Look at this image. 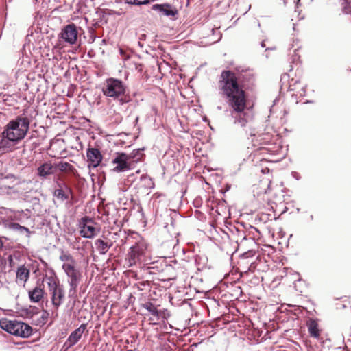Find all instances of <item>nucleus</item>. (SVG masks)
Here are the masks:
<instances>
[{"label": "nucleus", "mask_w": 351, "mask_h": 351, "mask_svg": "<svg viewBox=\"0 0 351 351\" xmlns=\"http://www.w3.org/2000/svg\"><path fill=\"white\" fill-rule=\"evenodd\" d=\"M95 245L97 250L100 254H106L108 250L112 247V243L111 241H104L101 239H98L95 241Z\"/></svg>", "instance_id": "obj_21"}, {"label": "nucleus", "mask_w": 351, "mask_h": 351, "mask_svg": "<svg viewBox=\"0 0 351 351\" xmlns=\"http://www.w3.org/2000/svg\"><path fill=\"white\" fill-rule=\"evenodd\" d=\"M44 281L47 284L49 294L62 287L56 276H45Z\"/></svg>", "instance_id": "obj_19"}, {"label": "nucleus", "mask_w": 351, "mask_h": 351, "mask_svg": "<svg viewBox=\"0 0 351 351\" xmlns=\"http://www.w3.org/2000/svg\"><path fill=\"white\" fill-rule=\"evenodd\" d=\"M258 138H259V139L258 140V141H261L262 140H263V138H262V136H258Z\"/></svg>", "instance_id": "obj_36"}, {"label": "nucleus", "mask_w": 351, "mask_h": 351, "mask_svg": "<svg viewBox=\"0 0 351 351\" xmlns=\"http://www.w3.org/2000/svg\"><path fill=\"white\" fill-rule=\"evenodd\" d=\"M50 295L52 305L56 310H58L59 306L63 303L64 298V291L62 287L58 289L56 291L51 293Z\"/></svg>", "instance_id": "obj_16"}, {"label": "nucleus", "mask_w": 351, "mask_h": 351, "mask_svg": "<svg viewBox=\"0 0 351 351\" xmlns=\"http://www.w3.org/2000/svg\"><path fill=\"white\" fill-rule=\"evenodd\" d=\"M125 89L126 86L121 80L110 77L105 80L101 91L106 97L119 99L125 94Z\"/></svg>", "instance_id": "obj_5"}, {"label": "nucleus", "mask_w": 351, "mask_h": 351, "mask_svg": "<svg viewBox=\"0 0 351 351\" xmlns=\"http://www.w3.org/2000/svg\"><path fill=\"white\" fill-rule=\"evenodd\" d=\"M94 221L88 217H82L80 221V234L84 238L92 239L95 237L100 231L99 228L95 226Z\"/></svg>", "instance_id": "obj_7"}, {"label": "nucleus", "mask_w": 351, "mask_h": 351, "mask_svg": "<svg viewBox=\"0 0 351 351\" xmlns=\"http://www.w3.org/2000/svg\"><path fill=\"white\" fill-rule=\"evenodd\" d=\"M126 351H133V350H126Z\"/></svg>", "instance_id": "obj_37"}, {"label": "nucleus", "mask_w": 351, "mask_h": 351, "mask_svg": "<svg viewBox=\"0 0 351 351\" xmlns=\"http://www.w3.org/2000/svg\"><path fill=\"white\" fill-rule=\"evenodd\" d=\"M29 119L25 117L18 116L14 119L9 121L4 128L3 134H8L10 137L19 142L26 136L29 128Z\"/></svg>", "instance_id": "obj_3"}, {"label": "nucleus", "mask_w": 351, "mask_h": 351, "mask_svg": "<svg viewBox=\"0 0 351 351\" xmlns=\"http://www.w3.org/2000/svg\"><path fill=\"white\" fill-rule=\"evenodd\" d=\"M218 86L219 94L226 100L230 108L232 123L245 127L252 120V115L247 109L245 93L236 74L231 71H222Z\"/></svg>", "instance_id": "obj_1"}, {"label": "nucleus", "mask_w": 351, "mask_h": 351, "mask_svg": "<svg viewBox=\"0 0 351 351\" xmlns=\"http://www.w3.org/2000/svg\"><path fill=\"white\" fill-rule=\"evenodd\" d=\"M2 224L5 228H8L9 230H12L14 231H16L19 228V226L20 224L17 223H14L12 221H9L8 220H4L2 221Z\"/></svg>", "instance_id": "obj_28"}, {"label": "nucleus", "mask_w": 351, "mask_h": 351, "mask_svg": "<svg viewBox=\"0 0 351 351\" xmlns=\"http://www.w3.org/2000/svg\"><path fill=\"white\" fill-rule=\"evenodd\" d=\"M32 264H23L18 267L16 271V282L22 286H25L30 276V269Z\"/></svg>", "instance_id": "obj_11"}, {"label": "nucleus", "mask_w": 351, "mask_h": 351, "mask_svg": "<svg viewBox=\"0 0 351 351\" xmlns=\"http://www.w3.org/2000/svg\"><path fill=\"white\" fill-rule=\"evenodd\" d=\"M48 315H49V313H47V311H43L42 317L47 318L48 317Z\"/></svg>", "instance_id": "obj_33"}, {"label": "nucleus", "mask_w": 351, "mask_h": 351, "mask_svg": "<svg viewBox=\"0 0 351 351\" xmlns=\"http://www.w3.org/2000/svg\"><path fill=\"white\" fill-rule=\"evenodd\" d=\"M75 265H73V264L62 265V269L69 278L68 283L70 286L69 291V296H73L76 294L77 288L81 278V274L75 269Z\"/></svg>", "instance_id": "obj_6"}, {"label": "nucleus", "mask_w": 351, "mask_h": 351, "mask_svg": "<svg viewBox=\"0 0 351 351\" xmlns=\"http://www.w3.org/2000/svg\"><path fill=\"white\" fill-rule=\"evenodd\" d=\"M19 142L10 137L8 134L2 132V138L0 141V156L16 149V145Z\"/></svg>", "instance_id": "obj_12"}, {"label": "nucleus", "mask_w": 351, "mask_h": 351, "mask_svg": "<svg viewBox=\"0 0 351 351\" xmlns=\"http://www.w3.org/2000/svg\"><path fill=\"white\" fill-rule=\"evenodd\" d=\"M142 307L146 309L152 316L156 317V319H160L162 314V311H159L156 305L150 302H145L142 304Z\"/></svg>", "instance_id": "obj_23"}, {"label": "nucleus", "mask_w": 351, "mask_h": 351, "mask_svg": "<svg viewBox=\"0 0 351 351\" xmlns=\"http://www.w3.org/2000/svg\"><path fill=\"white\" fill-rule=\"evenodd\" d=\"M143 149H138L133 150L130 154H128V159L131 161L132 165L134 163L139 162L144 156Z\"/></svg>", "instance_id": "obj_25"}, {"label": "nucleus", "mask_w": 351, "mask_h": 351, "mask_svg": "<svg viewBox=\"0 0 351 351\" xmlns=\"http://www.w3.org/2000/svg\"><path fill=\"white\" fill-rule=\"evenodd\" d=\"M125 3L129 5H141L148 4L149 1L148 0H125Z\"/></svg>", "instance_id": "obj_29"}, {"label": "nucleus", "mask_w": 351, "mask_h": 351, "mask_svg": "<svg viewBox=\"0 0 351 351\" xmlns=\"http://www.w3.org/2000/svg\"><path fill=\"white\" fill-rule=\"evenodd\" d=\"M148 261L147 245L145 242L141 241L130 247L125 259V264L127 267L134 266L142 267L144 265L147 264Z\"/></svg>", "instance_id": "obj_2"}, {"label": "nucleus", "mask_w": 351, "mask_h": 351, "mask_svg": "<svg viewBox=\"0 0 351 351\" xmlns=\"http://www.w3.org/2000/svg\"><path fill=\"white\" fill-rule=\"evenodd\" d=\"M308 332L310 336L315 339L320 337V330L318 328L317 322L314 319H310L307 324Z\"/></svg>", "instance_id": "obj_22"}, {"label": "nucleus", "mask_w": 351, "mask_h": 351, "mask_svg": "<svg viewBox=\"0 0 351 351\" xmlns=\"http://www.w3.org/2000/svg\"><path fill=\"white\" fill-rule=\"evenodd\" d=\"M86 156L88 162V167L94 168L98 167L101 162L102 156L100 151L97 148H88Z\"/></svg>", "instance_id": "obj_14"}, {"label": "nucleus", "mask_w": 351, "mask_h": 351, "mask_svg": "<svg viewBox=\"0 0 351 351\" xmlns=\"http://www.w3.org/2000/svg\"><path fill=\"white\" fill-rule=\"evenodd\" d=\"M16 231H18L21 234L25 232L27 234V237H29L31 234V231L29 230V228L21 225H19V228Z\"/></svg>", "instance_id": "obj_30"}, {"label": "nucleus", "mask_w": 351, "mask_h": 351, "mask_svg": "<svg viewBox=\"0 0 351 351\" xmlns=\"http://www.w3.org/2000/svg\"><path fill=\"white\" fill-rule=\"evenodd\" d=\"M71 193V189L66 185H64V188L57 189L53 192V196L61 201L67 200L69 195Z\"/></svg>", "instance_id": "obj_20"}, {"label": "nucleus", "mask_w": 351, "mask_h": 351, "mask_svg": "<svg viewBox=\"0 0 351 351\" xmlns=\"http://www.w3.org/2000/svg\"><path fill=\"white\" fill-rule=\"evenodd\" d=\"M87 324H82L77 328L73 331L68 337L64 346L70 348L75 346L82 338L84 331L86 330Z\"/></svg>", "instance_id": "obj_13"}, {"label": "nucleus", "mask_w": 351, "mask_h": 351, "mask_svg": "<svg viewBox=\"0 0 351 351\" xmlns=\"http://www.w3.org/2000/svg\"><path fill=\"white\" fill-rule=\"evenodd\" d=\"M261 45L262 47H265V42L264 41L261 42Z\"/></svg>", "instance_id": "obj_35"}, {"label": "nucleus", "mask_w": 351, "mask_h": 351, "mask_svg": "<svg viewBox=\"0 0 351 351\" xmlns=\"http://www.w3.org/2000/svg\"><path fill=\"white\" fill-rule=\"evenodd\" d=\"M55 172L54 164L48 162L41 164L36 169V174L41 179H47L49 176L53 175Z\"/></svg>", "instance_id": "obj_15"}, {"label": "nucleus", "mask_w": 351, "mask_h": 351, "mask_svg": "<svg viewBox=\"0 0 351 351\" xmlns=\"http://www.w3.org/2000/svg\"><path fill=\"white\" fill-rule=\"evenodd\" d=\"M44 293L43 285H39L29 291L28 295L32 302H38L43 299Z\"/></svg>", "instance_id": "obj_18"}, {"label": "nucleus", "mask_w": 351, "mask_h": 351, "mask_svg": "<svg viewBox=\"0 0 351 351\" xmlns=\"http://www.w3.org/2000/svg\"><path fill=\"white\" fill-rule=\"evenodd\" d=\"M60 260L64 262L63 264L75 265V261L73 257L69 253H66L64 251L62 252L60 256Z\"/></svg>", "instance_id": "obj_26"}, {"label": "nucleus", "mask_w": 351, "mask_h": 351, "mask_svg": "<svg viewBox=\"0 0 351 351\" xmlns=\"http://www.w3.org/2000/svg\"><path fill=\"white\" fill-rule=\"evenodd\" d=\"M149 321L152 322L154 324H156L158 323V322L160 320V319H156V317H154V316L152 317H150L149 319Z\"/></svg>", "instance_id": "obj_32"}, {"label": "nucleus", "mask_w": 351, "mask_h": 351, "mask_svg": "<svg viewBox=\"0 0 351 351\" xmlns=\"http://www.w3.org/2000/svg\"><path fill=\"white\" fill-rule=\"evenodd\" d=\"M80 27H77L74 23H70L65 25L60 33V37L69 45H75L77 41L78 29Z\"/></svg>", "instance_id": "obj_8"}, {"label": "nucleus", "mask_w": 351, "mask_h": 351, "mask_svg": "<svg viewBox=\"0 0 351 351\" xmlns=\"http://www.w3.org/2000/svg\"><path fill=\"white\" fill-rule=\"evenodd\" d=\"M3 241L0 239V249L3 247Z\"/></svg>", "instance_id": "obj_34"}, {"label": "nucleus", "mask_w": 351, "mask_h": 351, "mask_svg": "<svg viewBox=\"0 0 351 351\" xmlns=\"http://www.w3.org/2000/svg\"><path fill=\"white\" fill-rule=\"evenodd\" d=\"M114 165L113 171L114 172H124L132 169L131 161L129 160L127 154L117 153L115 158L112 160Z\"/></svg>", "instance_id": "obj_9"}, {"label": "nucleus", "mask_w": 351, "mask_h": 351, "mask_svg": "<svg viewBox=\"0 0 351 351\" xmlns=\"http://www.w3.org/2000/svg\"><path fill=\"white\" fill-rule=\"evenodd\" d=\"M12 215L10 217L12 220L18 221L21 223H25L31 217L32 212L29 209L24 210H12Z\"/></svg>", "instance_id": "obj_17"}, {"label": "nucleus", "mask_w": 351, "mask_h": 351, "mask_svg": "<svg viewBox=\"0 0 351 351\" xmlns=\"http://www.w3.org/2000/svg\"><path fill=\"white\" fill-rule=\"evenodd\" d=\"M167 316H169L168 312L167 311H162V314H161L160 317H162L163 319H166Z\"/></svg>", "instance_id": "obj_31"}, {"label": "nucleus", "mask_w": 351, "mask_h": 351, "mask_svg": "<svg viewBox=\"0 0 351 351\" xmlns=\"http://www.w3.org/2000/svg\"><path fill=\"white\" fill-rule=\"evenodd\" d=\"M0 327L8 333L22 338H27L32 334V328L29 324L16 319H2Z\"/></svg>", "instance_id": "obj_4"}, {"label": "nucleus", "mask_w": 351, "mask_h": 351, "mask_svg": "<svg viewBox=\"0 0 351 351\" xmlns=\"http://www.w3.org/2000/svg\"><path fill=\"white\" fill-rule=\"evenodd\" d=\"M342 12L351 14V0H340Z\"/></svg>", "instance_id": "obj_27"}, {"label": "nucleus", "mask_w": 351, "mask_h": 351, "mask_svg": "<svg viewBox=\"0 0 351 351\" xmlns=\"http://www.w3.org/2000/svg\"><path fill=\"white\" fill-rule=\"evenodd\" d=\"M151 10L157 12L160 15L169 18H175L178 13L176 8L169 3L154 4Z\"/></svg>", "instance_id": "obj_10"}, {"label": "nucleus", "mask_w": 351, "mask_h": 351, "mask_svg": "<svg viewBox=\"0 0 351 351\" xmlns=\"http://www.w3.org/2000/svg\"><path fill=\"white\" fill-rule=\"evenodd\" d=\"M55 169L57 168L62 172H68L74 173L75 171V167L67 162L60 161L54 164Z\"/></svg>", "instance_id": "obj_24"}]
</instances>
